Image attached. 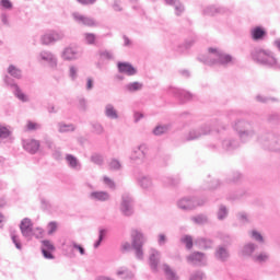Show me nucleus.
Wrapping results in <instances>:
<instances>
[{"instance_id":"obj_14","label":"nucleus","mask_w":280,"mask_h":280,"mask_svg":"<svg viewBox=\"0 0 280 280\" xmlns=\"http://www.w3.org/2000/svg\"><path fill=\"white\" fill-rule=\"evenodd\" d=\"M72 16H73L74 21L77 23H79V25H88V27H93V25H95L94 19L84 16L80 13H73Z\"/></svg>"},{"instance_id":"obj_61","label":"nucleus","mask_w":280,"mask_h":280,"mask_svg":"<svg viewBox=\"0 0 280 280\" xmlns=\"http://www.w3.org/2000/svg\"><path fill=\"white\" fill-rule=\"evenodd\" d=\"M241 222H248V214L242 212L238 214Z\"/></svg>"},{"instance_id":"obj_23","label":"nucleus","mask_w":280,"mask_h":280,"mask_svg":"<svg viewBox=\"0 0 280 280\" xmlns=\"http://www.w3.org/2000/svg\"><path fill=\"white\" fill-rule=\"evenodd\" d=\"M172 93H174V95H176V97H178L182 102H189V100H191V93L185 91V90H180V89H176L173 88Z\"/></svg>"},{"instance_id":"obj_7","label":"nucleus","mask_w":280,"mask_h":280,"mask_svg":"<svg viewBox=\"0 0 280 280\" xmlns=\"http://www.w3.org/2000/svg\"><path fill=\"white\" fill-rule=\"evenodd\" d=\"M211 132V127L206 125L200 129H192L186 136V141H194L196 139H200V137H205V135H209Z\"/></svg>"},{"instance_id":"obj_51","label":"nucleus","mask_w":280,"mask_h":280,"mask_svg":"<svg viewBox=\"0 0 280 280\" xmlns=\"http://www.w3.org/2000/svg\"><path fill=\"white\" fill-rule=\"evenodd\" d=\"M252 237L256 242L264 243V236H261V234L259 232H257V231H252Z\"/></svg>"},{"instance_id":"obj_32","label":"nucleus","mask_w":280,"mask_h":280,"mask_svg":"<svg viewBox=\"0 0 280 280\" xmlns=\"http://www.w3.org/2000/svg\"><path fill=\"white\" fill-rule=\"evenodd\" d=\"M255 250H257V245L248 243L243 247L242 254L245 256H250L255 253Z\"/></svg>"},{"instance_id":"obj_8","label":"nucleus","mask_w":280,"mask_h":280,"mask_svg":"<svg viewBox=\"0 0 280 280\" xmlns=\"http://www.w3.org/2000/svg\"><path fill=\"white\" fill-rule=\"evenodd\" d=\"M201 205L203 202H198L196 198H183L177 202V207L184 211L196 209L197 207H201Z\"/></svg>"},{"instance_id":"obj_60","label":"nucleus","mask_w":280,"mask_h":280,"mask_svg":"<svg viewBox=\"0 0 280 280\" xmlns=\"http://www.w3.org/2000/svg\"><path fill=\"white\" fill-rule=\"evenodd\" d=\"M52 156L54 159H56V161H60L62 159V153H60L59 150H56L54 153H52Z\"/></svg>"},{"instance_id":"obj_11","label":"nucleus","mask_w":280,"mask_h":280,"mask_svg":"<svg viewBox=\"0 0 280 280\" xmlns=\"http://www.w3.org/2000/svg\"><path fill=\"white\" fill-rule=\"evenodd\" d=\"M187 261L194 266H205V264H207V257L205 254L196 252L187 257Z\"/></svg>"},{"instance_id":"obj_55","label":"nucleus","mask_w":280,"mask_h":280,"mask_svg":"<svg viewBox=\"0 0 280 280\" xmlns=\"http://www.w3.org/2000/svg\"><path fill=\"white\" fill-rule=\"evenodd\" d=\"M26 127H27V130H38V128H40V125L28 120Z\"/></svg>"},{"instance_id":"obj_59","label":"nucleus","mask_w":280,"mask_h":280,"mask_svg":"<svg viewBox=\"0 0 280 280\" xmlns=\"http://www.w3.org/2000/svg\"><path fill=\"white\" fill-rule=\"evenodd\" d=\"M93 128H94L96 135H102V132H104V127H102V125H100V124H95L93 126Z\"/></svg>"},{"instance_id":"obj_63","label":"nucleus","mask_w":280,"mask_h":280,"mask_svg":"<svg viewBox=\"0 0 280 280\" xmlns=\"http://www.w3.org/2000/svg\"><path fill=\"white\" fill-rule=\"evenodd\" d=\"M86 89L88 91H91V89H93V79H88Z\"/></svg>"},{"instance_id":"obj_36","label":"nucleus","mask_w":280,"mask_h":280,"mask_svg":"<svg viewBox=\"0 0 280 280\" xmlns=\"http://www.w3.org/2000/svg\"><path fill=\"white\" fill-rule=\"evenodd\" d=\"M8 72L10 73V75H12V78H16L18 80H20V78L22 75L21 70H19L14 66H10L8 69Z\"/></svg>"},{"instance_id":"obj_24","label":"nucleus","mask_w":280,"mask_h":280,"mask_svg":"<svg viewBox=\"0 0 280 280\" xmlns=\"http://www.w3.org/2000/svg\"><path fill=\"white\" fill-rule=\"evenodd\" d=\"M104 113L108 119H119V113L115 109V106L113 104H107L105 106Z\"/></svg>"},{"instance_id":"obj_22","label":"nucleus","mask_w":280,"mask_h":280,"mask_svg":"<svg viewBox=\"0 0 280 280\" xmlns=\"http://www.w3.org/2000/svg\"><path fill=\"white\" fill-rule=\"evenodd\" d=\"M91 200H98L100 202H106L110 200V195L106 191H93L90 194Z\"/></svg>"},{"instance_id":"obj_19","label":"nucleus","mask_w":280,"mask_h":280,"mask_svg":"<svg viewBox=\"0 0 280 280\" xmlns=\"http://www.w3.org/2000/svg\"><path fill=\"white\" fill-rule=\"evenodd\" d=\"M118 71L119 73H125L126 75L137 74V69H135V67L128 62H118Z\"/></svg>"},{"instance_id":"obj_64","label":"nucleus","mask_w":280,"mask_h":280,"mask_svg":"<svg viewBox=\"0 0 280 280\" xmlns=\"http://www.w3.org/2000/svg\"><path fill=\"white\" fill-rule=\"evenodd\" d=\"M141 119H143V114H141V113H136V114H135V121L137 122V121H139V120H141Z\"/></svg>"},{"instance_id":"obj_1","label":"nucleus","mask_w":280,"mask_h":280,"mask_svg":"<svg viewBox=\"0 0 280 280\" xmlns=\"http://www.w3.org/2000/svg\"><path fill=\"white\" fill-rule=\"evenodd\" d=\"M200 62L203 65H229L233 62V57L224 54L222 50L215 48H209L207 56L199 57Z\"/></svg>"},{"instance_id":"obj_30","label":"nucleus","mask_w":280,"mask_h":280,"mask_svg":"<svg viewBox=\"0 0 280 280\" xmlns=\"http://www.w3.org/2000/svg\"><path fill=\"white\" fill-rule=\"evenodd\" d=\"M196 246H199V248H211L212 246V242L211 240H207V238H197L195 241Z\"/></svg>"},{"instance_id":"obj_56","label":"nucleus","mask_w":280,"mask_h":280,"mask_svg":"<svg viewBox=\"0 0 280 280\" xmlns=\"http://www.w3.org/2000/svg\"><path fill=\"white\" fill-rule=\"evenodd\" d=\"M104 184L109 187V189H115V182L107 176L104 177Z\"/></svg>"},{"instance_id":"obj_2","label":"nucleus","mask_w":280,"mask_h":280,"mask_svg":"<svg viewBox=\"0 0 280 280\" xmlns=\"http://www.w3.org/2000/svg\"><path fill=\"white\" fill-rule=\"evenodd\" d=\"M254 60L260 62L261 65H267L268 67L279 68V63H277V58L270 50L260 49L253 55Z\"/></svg>"},{"instance_id":"obj_21","label":"nucleus","mask_w":280,"mask_h":280,"mask_svg":"<svg viewBox=\"0 0 280 280\" xmlns=\"http://www.w3.org/2000/svg\"><path fill=\"white\" fill-rule=\"evenodd\" d=\"M167 5H173L176 16H180L185 12V5L180 0H164Z\"/></svg>"},{"instance_id":"obj_45","label":"nucleus","mask_w":280,"mask_h":280,"mask_svg":"<svg viewBox=\"0 0 280 280\" xmlns=\"http://www.w3.org/2000/svg\"><path fill=\"white\" fill-rule=\"evenodd\" d=\"M167 132V126H158L153 130V135L161 136Z\"/></svg>"},{"instance_id":"obj_20","label":"nucleus","mask_w":280,"mask_h":280,"mask_svg":"<svg viewBox=\"0 0 280 280\" xmlns=\"http://www.w3.org/2000/svg\"><path fill=\"white\" fill-rule=\"evenodd\" d=\"M66 161L70 170H75V172H80V170H82V164H80V161L74 155L67 154Z\"/></svg>"},{"instance_id":"obj_13","label":"nucleus","mask_w":280,"mask_h":280,"mask_svg":"<svg viewBox=\"0 0 280 280\" xmlns=\"http://www.w3.org/2000/svg\"><path fill=\"white\" fill-rule=\"evenodd\" d=\"M80 56H82V52H80L78 48H73V47L65 48V50L61 54V58L63 60H78Z\"/></svg>"},{"instance_id":"obj_44","label":"nucleus","mask_w":280,"mask_h":280,"mask_svg":"<svg viewBox=\"0 0 280 280\" xmlns=\"http://www.w3.org/2000/svg\"><path fill=\"white\" fill-rule=\"evenodd\" d=\"M42 250H56V247H54V244H51L49 241H43L42 242Z\"/></svg>"},{"instance_id":"obj_18","label":"nucleus","mask_w":280,"mask_h":280,"mask_svg":"<svg viewBox=\"0 0 280 280\" xmlns=\"http://www.w3.org/2000/svg\"><path fill=\"white\" fill-rule=\"evenodd\" d=\"M4 82L9 84V86H12L14 89V95L21 100V102H27V96L23 94L21 91V88L16 85L14 82H12V79L9 77H5Z\"/></svg>"},{"instance_id":"obj_5","label":"nucleus","mask_w":280,"mask_h":280,"mask_svg":"<svg viewBox=\"0 0 280 280\" xmlns=\"http://www.w3.org/2000/svg\"><path fill=\"white\" fill-rule=\"evenodd\" d=\"M260 143L266 150H270L271 152H278V150H280L279 139L272 135L260 139Z\"/></svg>"},{"instance_id":"obj_16","label":"nucleus","mask_w":280,"mask_h":280,"mask_svg":"<svg viewBox=\"0 0 280 280\" xmlns=\"http://www.w3.org/2000/svg\"><path fill=\"white\" fill-rule=\"evenodd\" d=\"M23 148L26 152H30V154H36V152H38V148H40V142L36 140H24Z\"/></svg>"},{"instance_id":"obj_6","label":"nucleus","mask_w":280,"mask_h":280,"mask_svg":"<svg viewBox=\"0 0 280 280\" xmlns=\"http://www.w3.org/2000/svg\"><path fill=\"white\" fill-rule=\"evenodd\" d=\"M145 154H148V147L145 144H140L132 150L130 159L135 163H143V161H145Z\"/></svg>"},{"instance_id":"obj_54","label":"nucleus","mask_w":280,"mask_h":280,"mask_svg":"<svg viewBox=\"0 0 280 280\" xmlns=\"http://www.w3.org/2000/svg\"><path fill=\"white\" fill-rule=\"evenodd\" d=\"M205 275L202 271H197L190 276V280H202Z\"/></svg>"},{"instance_id":"obj_3","label":"nucleus","mask_w":280,"mask_h":280,"mask_svg":"<svg viewBox=\"0 0 280 280\" xmlns=\"http://www.w3.org/2000/svg\"><path fill=\"white\" fill-rule=\"evenodd\" d=\"M132 248L136 250L137 259H143V244H145V236L138 230L131 233Z\"/></svg>"},{"instance_id":"obj_31","label":"nucleus","mask_w":280,"mask_h":280,"mask_svg":"<svg viewBox=\"0 0 280 280\" xmlns=\"http://www.w3.org/2000/svg\"><path fill=\"white\" fill-rule=\"evenodd\" d=\"M164 273L167 280H178V276H176V272L172 270L167 265H163Z\"/></svg>"},{"instance_id":"obj_52","label":"nucleus","mask_w":280,"mask_h":280,"mask_svg":"<svg viewBox=\"0 0 280 280\" xmlns=\"http://www.w3.org/2000/svg\"><path fill=\"white\" fill-rule=\"evenodd\" d=\"M57 229H58V223H56V222L48 223V235L56 233Z\"/></svg>"},{"instance_id":"obj_41","label":"nucleus","mask_w":280,"mask_h":280,"mask_svg":"<svg viewBox=\"0 0 280 280\" xmlns=\"http://www.w3.org/2000/svg\"><path fill=\"white\" fill-rule=\"evenodd\" d=\"M11 240L15 245V248H18V250H22L23 245L21 244V240L19 238V236L14 233H11Z\"/></svg>"},{"instance_id":"obj_62","label":"nucleus","mask_w":280,"mask_h":280,"mask_svg":"<svg viewBox=\"0 0 280 280\" xmlns=\"http://www.w3.org/2000/svg\"><path fill=\"white\" fill-rule=\"evenodd\" d=\"M158 242H159L160 246H163V244H165L166 238H165L164 234L159 235Z\"/></svg>"},{"instance_id":"obj_58","label":"nucleus","mask_w":280,"mask_h":280,"mask_svg":"<svg viewBox=\"0 0 280 280\" xmlns=\"http://www.w3.org/2000/svg\"><path fill=\"white\" fill-rule=\"evenodd\" d=\"M42 253H43L45 259H54V254H51V250L42 249Z\"/></svg>"},{"instance_id":"obj_37","label":"nucleus","mask_w":280,"mask_h":280,"mask_svg":"<svg viewBox=\"0 0 280 280\" xmlns=\"http://www.w3.org/2000/svg\"><path fill=\"white\" fill-rule=\"evenodd\" d=\"M92 163H95V165H104V156L102 154L94 153L91 156Z\"/></svg>"},{"instance_id":"obj_12","label":"nucleus","mask_w":280,"mask_h":280,"mask_svg":"<svg viewBox=\"0 0 280 280\" xmlns=\"http://www.w3.org/2000/svg\"><path fill=\"white\" fill-rule=\"evenodd\" d=\"M120 211L124 213V215H132V198H130V195L122 196Z\"/></svg>"},{"instance_id":"obj_29","label":"nucleus","mask_w":280,"mask_h":280,"mask_svg":"<svg viewBox=\"0 0 280 280\" xmlns=\"http://www.w3.org/2000/svg\"><path fill=\"white\" fill-rule=\"evenodd\" d=\"M73 130H75V126H73V124H65V122L58 124L59 132H73Z\"/></svg>"},{"instance_id":"obj_50","label":"nucleus","mask_w":280,"mask_h":280,"mask_svg":"<svg viewBox=\"0 0 280 280\" xmlns=\"http://www.w3.org/2000/svg\"><path fill=\"white\" fill-rule=\"evenodd\" d=\"M43 235H45V231H43V229L37 228V229H33V237H36L37 240H40V237H43Z\"/></svg>"},{"instance_id":"obj_49","label":"nucleus","mask_w":280,"mask_h":280,"mask_svg":"<svg viewBox=\"0 0 280 280\" xmlns=\"http://www.w3.org/2000/svg\"><path fill=\"white\" fill-rule=\"evenodd\" d=\"M69 75L71 80H75L78 78V67L71 66L69 69Z\"/></svg>"},{"instance_id":"obj_25","label":"nucleus","mask_w":280,"mask_h":280,"mask_svg":"<svg viewBox=\"0 0 280 280\" xmlns=\"http://www.w3.org/2000/svg\"><path fill=\"white\" fill-rule=\"evenodd\" d=\"M266 36V31L260 26H257L252 30V38L254 40H261Z\"/></svg>"},{"instance_id":"obj_28","label":"nucleus","mask_w":280,"mask_h":280,"mask_svg":"<svg viewBox=\"0 0 280 280\" xmlns=\"http://www.w3.org/2000/svg\"><path fill=\"white\" fill-rule=\"evenodd\" d=\"M117 277H121V279H132L135 277V273L132 271L128 270L127 268H120L116 272Z\"/></svg>"},{"instance_id":"obj_27","label":"nucleus","mask_w":280,"mask_h":280,"mask_svg":"<svg viewBox=\"0 0 280 280\" xmlns=\"http://www.w3.org/2000/svg\"><path fill=\"white\" fill-rule=\"evenodd\" d=\"M126 91L129 93H136V91H141L143 89V83L141 82H131L125 86Z\"/></svg>"},{"instance_id":"obj_10","label":"nucleus","mask_w":280,"mask_h":280,"mask_svg":"<svg viewBox=\"0 0 280 280\" xmlns=\"http://www.w3.org/2000/svg\"><path fill=\"white\" fill-rule=\"evenodd\" d=\"M234 130L238 132L241 139H244L245 137H252L253 131H250V124L247 121L241 120L234 125Z\"/></svg>"},{"instance_id":"obj_17","label":"nucleus","mask_w":280,"mask_h":280,"mask_svg":"<svg viewBox=\"0 0 280 280\" xmlns=\"http://www.w3.org/2000/svg\"><path fill=\"white\" fill-rule=\"evenodd\" d=\"M160 259H161V253H159V250L156 249H151L149 262H150L151 270H153V272H156L159 268Z\"/></svg>"},{"instance_id":"obj_4","label":"nucleus","mask_w":280,"mask_h":280,"mask_svg":"<svg viewBox=\"0 0 280 280\" xmlns=\"http://www.w3.org/2000/svg\"><path fill=\"white\" fill-rule=\"evenodd\" d=\"M65 38V32L50 31L42 36V45H51V43H58Z\"/></svg>"},{"instance_id":"obj_40","label":"nucleus","mask_w":280,"mask_h":280,"mask_svg":"<svg viewBox=\"0 0 280 280\" xmlns=\"http://www.w3.org/2000/svg\"><path fill=\"white\" fill-rule=\"evenodd\" d=\"M229 215V210L224 206H220L218 211V220H224Z\"/></svg>"},{"instance_id":"obj_42","label":"nucleus","mask_w":280,"mask_h":280,"mask_svg":"<svg viewBox=\"0 0 280 280\" xmlns=\"http://www.w3.org/2000/svg\"><path fill=\"white\" fill-rule=\"evenodd\" d=\"M84 38H85V43L88 45H95V40H96L95 34H93V33H85L84 34Z\"/></svg>"},{"instance_id":"obj_35","label":"nucleus","mask_w":280,"mask_h":280,"mask_svg":"<svg viewBox=\"0 0 280 280\" xmlns=\"http://www.w3.org/2000/svg\"><path fill=\"white\" fill-rule=\"evenodd\" d=\"M182 243L186 245V248L188 250H191V248H194V238H191V236L189 235L182 237Z\"/></svg>"},{"instance_id":"obj_34","label":"nucleus","mask_w":280,"mask_h":280,"mask_svg":"<svg viewBox=\"0 0 280 280\" xmlns=\"http://www.w3.org/2000/svg\"><path fill=\"white\" fill-rule=\"evenodd\" d=\"M139 184L143 189H150L152 187V179L144 176L139 180Z\"/></svg>"},{"instance_id":"obj_39","label":"nucleus","mask_w":280,"mask_h":280,"mask_svg":"<svg viewBox=\"0 0 280 280\" xmlns=\"http://www.w3.org/2000/svg\"><path fill=\"white\" fill-rule=\"evenodd\" d=\"M191 220L192 222H195V224H207L208 222L207 215L205 214H199L197 217H194Z\"/></svg>"},{"instance_id":"obj_46","label":"nucleus","mask_w":280,"mask_h":280,"mask_svg":"<svg viewBox=\"0 0 280 280\" xmlns=\"http://www.w3.org/2000/svg\"><path fill=\"white\" fill-rule=\"evenodd\" d=\"M223 148H225L226 150H235V148H237V143H235V141H231V140H225L223 141Z\"/></svg>"},{"instance_id":"obj_38","label":"nucleus","mask_w":280,"mask_h":280,"mask_svg":"<svg viewBox=\"0 0 280 280\" xmlns=\"http://www.w3.org/2000/svg\"><path fill=\"white\" fill-rule=\"evenodd\" d=\"M104 237H106V230H100L98 240L94 243V248H100V246H102Z\"/></svg>"},{"instance_id":"obj_43","label":"nucleus","mask_w":280,"mask_h":280,"mask_svg":"<svg viewBox=\"0 0 280 280\" xmlns=\"http://www.w3.org/2000/svg\"><path fill=\"white\" fill-rule=\"evenodd\" d=\"M100 59L101 60H113V52L103 50L100 51Z\"/></svg>"},{"instance_id":"obj_48","label":"nucleus","mask_w":280,"mask_h":280,"mask_svg":"<svg viewBox=\"0 0 280 280\" xmlns=\"http://www.w3.org/2000/svg\"><path fill=\"white\" fill-rule=\"evenodd\" d=\"M109 170H121V163L118 160H112L109 162Z\"/></svg>"},{"instance_id":"obj_53","label":"nucleus","mask_w":280,"mask_h":280,"mask_svg":"<svg viewBox=\"0 0 280 280\" xmlns=\"http://www.w3.org/2000/svg\"><path fill=\"white\" fill-rule=\"evenodd\" d=\"M72 248H74V250H79L80 255H85V253H86L84 247H82V245H79L75 242H72Z\"/></svg>"},{"instance_id":"obj_15","label":"nucleus","mask_w":280,"mask_h":280,"mask_svg":"<svg viewBox=\"0 0 280 280\" xmlns=\"http://www.w3.org/2000/svg\"><path fill=\"white\" fill-rule=\"evenodd\" d=\"M40 60L49 65V67H56L58 65V60L56 59V56L51 54L50 51H42L39 54Z\"/></svg>"},{"instance_id":"obj_9","label":"nucleus","mask_w":280,"mask_h":280,"mask_svg":"<svg viewBox=\"0 0 280 280\" xmlns=\"http://www.w3.org/2000/svg\"><path fill=\"white\" fill-rule=\"evenodd\" d=\"M20 231L26 240H30L31 237H34V228L32 224V220L28 218L23 219L20 224Z\"/></svg>"},{"instance_id":"obj_57","label":"nucleus","mask_w":280,"mask_h":280,"mask_svg":"<svg viewBox=\"0 0 280 280\" xmlns=\"http://www.w3.org/2000/svg\"><path fill=\"white\" fill-rule=\"evenodd\" d=\"M0 3L5 10H11L12 8V2H10V0H1Z\"/></svg>"},{"instance_id":"obj_33","label":"nucleus","mask_w":280,"mask_h":280,"mask_svg":"<svg viewBox=\"0 0 280 280\" xmlns=\"http://www.w3.org/2000/svg\"><path fill=\"white\" fill-rule=\"evenodd\" d=\"M10 135H12V132L10 131V129H8V127L0 126V143L4 139H10Z\"/></svg>"},{"instance_id":"obj_26","label":"nucleus","mask_w":280,"mask_h":280,"mask_svg":"<svg viewBox=\"0 0 280 280\" xmlns=\"http://www.w3.org/2000/svg\"><path fill=\"white\" fill-rule=\"evenodd\" d=\"M215 257L219 259V261H226L229 259V250L226 248L220 246L217 248Z\"/></svg>"},{"instance_id":"obj_47","label":"nucleus","mask_w":280,"mask_h":280,"mask_svg":"<svg viewBox=\"0 0 280 280\" xmlns=\"http://www.w3.org/2000/svg\"><path fill=\"white\" fill-rule=\"evenodd\" d=\"M268 258H269L268 254L261 253V254H259L258 256H256L254 259H255V261H257L258 264H264V261H268Z\"/></svg>"}]
</instances>
